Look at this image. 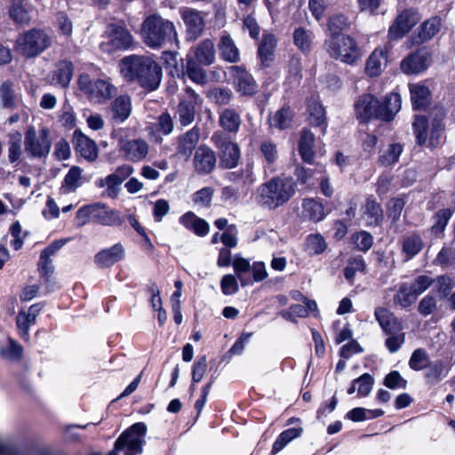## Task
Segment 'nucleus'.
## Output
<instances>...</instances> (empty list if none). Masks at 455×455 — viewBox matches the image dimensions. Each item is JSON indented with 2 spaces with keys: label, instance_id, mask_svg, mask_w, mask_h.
Instances as JSON below:
<instances>
[{
  "label": "nucleus",
  "instance_id": "33",
  "mask_svg": "<svg viewBox=\"0 0 455 455\" xmlns=\"http://www.w3.org/2000/svg\"><path fill=\"white\" fill-rule=\"evenodd\" d=\"M219 51L220 57L228 62L235 63L240 60L239 51L233 39L228 34L221 36L219 44Z\"/></svg>",
  "mask_w": 455,
  "mask_h": 455
},
{
  "label": "nucleus",
  "instance_id": "21",
  "mask_svg": "<svg viewBox=\"0 0 455 455\" xmlns=\"http://www.w3.org/2000/svg\"><path fill=\"white\" fill-rule=\"evenodd\" d=\"M125 250L122 243H117L111 247L100 251L94 256V262L100 267H109L124 259Z\"/></svg>",
  "mask_w": 455,
  "mask_h": 455
},
{
  "label": "nucleus",
  "instance_id": "41",
  "mask_svg": "<svg viewBox=\"0 0 455 455\" xmlns=\"http://www.w3.org/2000/svg\"><path fill=\"white\" fill-rule=\"evenodd\" d=\"M303 433L301 427H295L283 431L273 444L272 453L280 452L289 443L299 437Z\"/></svg>",
  "mask_w": 455,
  "mask_h": 455
},
{
  "label": "nucleus",
  "instance_id": "11",
  "mask_svg": "<svg viewBox=\"0 0 455 455\" xmlns=\"http://www.w3.org/2000/svg\"><path fill=\"white\" fill-rule=\"evenodd\" d=\"M354 108L355 116L360 122H368L372 118L379 119L380 102L372 94L365 93L355 100Z\"/></svg>",
  "mask_w": 455,
  "mask_h": 455
},
{
  "label": "nucleus",
  "instance_id": "48",
  "mask_svg": "<svg viewBox=\"0 0 455 455\" xmlns=\"http://www.w3.org/2000/svg\"><path fill=\"white\" fill-rule=\"evenodd\" d=\"M308 119L312 125L321 126L325 122V110L316 99L307 102Z\"/></svg>",
  "mask_w": 455,
  "mask_h": 455
},
{
  "label": "nucleus",
  "instance_id": "2",
  "mask_svg": "<svg viewBox=\"0 0 455 455\" xmlns=\"http://www.w3.org/2000/svg\"><path fill=\"white\" fill-rule=\"evenodd\" d=\"M296 192V183L291 177H274L260 184L255 191V201L261 207L275 210L285 204Z\"/></svg>",
  "mask_w": 455,
  "mask_h": 455
},
{
  "label": "nucleus",
  "instance_id": "17",
  "mask_svg": "<svg viewBox=\"0 0 455 455\" xmlns=\"http://www.w3.org/2000/svg\"><path fill=\"white\" fill-rule=\"evenodd\" d=\"M120 151L126 160L137 163L147 157L148 144L141 139L122 140L120 142Z\"/></svg>",
  "mask_w": 455,
  "mask_h": 455
},
{
  "label": "nucleus",
  "instance_id": "32",
  "mask_svg": "<svg viewBox=\"0 0 455 455\" xmlns=\"http://www.w3.org/2000/svg\"><path fill=\"white\" fill-rule=\"evenodd\" d=\"M195 60L200 64L209 66L215 60L214 44L210 39H204L195 49Z\"/></svg>",
  "mask_w": 455,
  "mask_h": 455
},
{
  "label": "nucleus",
  "instance_id": "28",
  "mask_svg": "<svg viewBox=\"0 0 455 455\" xmlns=\"http://www.w3.org/2000/svg\"><path fill=\"white\" fill-rule=\"evenodd\" d=\"M9 12L16 23L28 24L31 20L32 6L26 0H13Z\"/></svg>",
  "mask_w": 455,
  "mask_h": 455
},
{
  "label": "nucleus",
  "instance_id": "9",
  "mask_svg": "<svg viewBox=\"0 0 455 455\" xmlns=\"http://www.w3.org/2000/svg\"><path fill=\"white\" fill-rule=\"evenodd\" d=\"M25 150L34 158L45 157L51 149L52 140L49 132L42 129L36 132L34 127H30L25 133Z\"/></svg>",
  "mask_w": 455,
  "mask_h": 455
},
{
  "label": "nucleus",
  "instance_id": "59",
  "mask_svg": "<svg viewBox=\"0 0 455 455\" xmlns=\"http://www.w3.org/2000/svg\"><path fill=\"white\" fill-rule=\"evenodd\" d=\"M100 207V204H89L81 207L76 212V220L78 225L84 226L90 221L91 218L97 217V212Z\"/></svg>",
  "mask_w": 455,
  "mask_h": 455
},
{
  "label": "nucleus",
  "instance_id": "46",
  "mask_svg": "<svg viewBox=\"0 0 455 455\" xmlns=\"http://www.w3.org/2000/svg\"><path fill=\"white\" fill-rule=\"evenodd\" d=\"M186 74L198 84H204L207 81L205 70L189 55L187 56Z\"/></svg>",
  "mask_w": 455,
  "mask_h": 455
},
{
  "label": "nucleus",
  "instance_id": "23",
  "mask_svg": "<svg viewBox=\"0 0 455 455\" xmlns=\"http://www.w3.org/2000/svg\"><path fill=\"white\" fill-rule=\"evenodd\" d=\"M180 223L187 229L194 232L198 236H205L208 235L210 226L206 220L197 217L194 212H188L179 220Z\"/></svg>",
  "mask_w": 455,
  "mask_h": 455
},
{
  "label": "nucleus",
  "instance_id": "36",
  "mask_svg": "<svg viewBox=\"0 0 455 455\" xmlns=\"http://www.w3.org/2000/svg\"><path fill=\"white\" fill-rule=\"evenodd\" d=\"M412 106L415 109L426 107L430 101V91L422 84H410Z\"/></svg>",
  "mask_w": 455,
  "mask_h": 455
},
{
  "label": "nucleus",
  "instance_id": "26",
  "mask_svg": "<svg viewBox=\"0 0 455 455\" xmlns=\"http://www.w3.org/2000/svg\"><path fill=\"white\" fill-rule=\"evenodd\" d=\"M200 139L199 129L194 127L179 138L177 152L186 157L190 156Z\"/></svg>",
  "mask_w": 455,
  "mask_h": 455
},
{
  "label": "nucleus",
  "instance_id": "16",
  "mask_svg": "<svg viewBox=\"0 0 455 455\" xmlns=\"http://www.w3.org/2000/svg\"><path fill=\"white\" fill-rule=\"evenodd\" d=\"M228 71L238 92L243 95H252L256 92L257 84L255 80L243 67L231 66Z\"/></svg>",
  "mask_w": 455,
  "mask_h": 455
},
{
  "label": "nucleus",
  "instance_id": "7",
  "mask_svg": "<svg viewBox=\"0 0 455 455\" xmlns=\"http://www.w3.org/2000/svg\"><path fill=\"white\" fill-rule=\"evenodd\" d=\"M78 85L89 100L97 104L108 100L116 91V87L108 80L92 78L87 74H82L79 76Z\"/></svg>",
  "mask_w": 455,
  "mask_h": 455
},
{
  "label": "nucleus",
  "instance_id": "39",
  "mask_svg": "<svg viewBox=\"0 0 455 455\" xmlns=\"http://www.w3.org/2000/svg\"><path fill=\"white\" fill-rule=\"evenodd\" d=\"M373 383L372 376L369 373H364L353 380L352 385L347 389V394L352 395L357 390L358 396L365 397L371 393Z\"/></svg>",
  "mask_w": 455,
  "mask_h": 455
},
{
  "label": "nucleus",
  "instance_id": "40",
  "mask_svg": "<svg viewBox=\"0 0 455 455\" xmlns=\"http://www.w3.org/2000/svg\"><path fill=\"white\" fill-rule=\"evenodd\" d=\"M61 244L57 243L51 244L45 248L40 255L38 262V269L42 276L48 277L53 271L51 256L53 255L60 248Z\"/></svg>",
  "mask_w": 455,
  "mask_h": 455
},
{
  "label": "nucleus",
  "instance_id": "5",
  "mask_svg": "<svg viewBox=\"0 0 455 455\" xmlns=\"http://www.w3.org/2000/svg\"><path fill=\"white\" fill-rule=\"evenodd\" d=\"M147 426L143 422H138L127 428L115 443L114 451L108 455L124 452L125 455H135L142 451L145 444Z\"/></svg>",
  "mask_w": 455,
  "mask_h": 455
},
{
  "label": "nucleus",
  "instance_id": "62",
  "mask_svg": "<svg viewBox=\"0 0 455 455\" xmlns=\"http://www.w3.org/2000/svg\"><path fill=\"white\" fill-rule=\"evenodd\" d=\"M426 368L427 377L432 380H439L447 374L445 365L440 360L428 363Z\"/></svg>",
  "mask_w": 455,
  "mask_h": 455
},
{
  "label": "nucleus",
  "instance_id": "35",
  "mask_svg": "<svg viewBox=\"0 0 455 455\" xmlns=\"http://www.w3.org/2000/svg\"><path fill=\"white\" fill-rule=\"evenodd\" d=\"M441 19L434 16L427 20L420 27L415 44H421L433 38L441 28Z\"/></svg>",
  "mask_w": 455,
  "mask_h": 455
},
{
  "label": "nucleus",
  "instance_id": "53",
  "mask_svg": "<svg viewBox=\"0 0 455 455\" xmlns=\"http://www.w3.org/2000/svg\"><path fill=\"white\" fill-rule=\"evenodd\" d=\"M233 267L237 278L240 280L242 286H245L250 280L245 278L244 275L251 270V264L248 259L235 255L233 262Z\"/></svg>",
  "mask_w": 455,
  "mask_h": 455
},
{
  "label": "nucleus",
  "instance_id": "8",
  "mask_svg": "<svg viewBox=\"0 0 455 455\" xmlns=\"http://www.w3.org/2000/svg\"><path fill=\"white\" fill-rule=\"evenodd\" d=\"M133 44V36L124 25L109 24L100 44V49L106 52L117 50H127Z\"/></svg>",
  "mask_w": 455,
  "mask_h": 455
},
{
  "label": "nucleus",
  "instance_id": "25",
  "mask_svg": "<svg viewBox=\"0 0 455 455\" xmlns=\"http://www.w3.org/2000/svg\"><path fill=\"white\" fill-rule=\"evenodd\" d=\"M302 212L301 215L304 219L312 220L314 222H318L323 220L326 212H324V207L323 204L313 198H306L302 201Z\"/></svg>",
  "mask_w": 455,
  "mask_h": 455
},
{
  "label": "nucleus",
  "instance_id": "54",
  "mask_svg": "<svg viewBox=\"0 0 455 455\" xmlns=\"http://www.w3.org/2000/svg\"><path fill=\"white\" fill-rule=\"evenodd\" d=\"M295 45L302 52H308L312 43V33L303 28H298L293 33Z\"/></svg>",
  "mask_w": 455,
  "mask_h": 455
},
{
  "label": "nucleus",
  "instance_id": "18",
  "mask_svg": "<svg viewBox=\"0 0 455 455\" xmlns=\"http://www.w3.org/2000/svg\"><path fill=\"white\" fill-rule=\"evenodd\" d=\"M193 164L197 173H211L216 165V156L214 151L205 145L200 146L195 152Z\"/></svg>",
  "mask_w": 455,
  "mask_h": 455
},
{
  "label": "nucleus",
  "instance_id": "61",
  "mask_svg": "<svg viewBox=\"0 0 455 455\" xmlns=\"http://www.w3.org/2000/svg\"><path fill=\"white\" fill-rule=\"evenodd\" d=\"M403 147L401 144H391L387 150L380 156V162L383 165H392L398 162L402 154Z\"/></svg>",
  "mask_w": 455,
  "mask_h": 455
},
{
  "label": "nucleus",
  "instance_id": "64",
  "mask_svg": "<svg viewBox=\"0 0 455 455\" xmlns=\"http://www.w3.org/2000/svg\"><path fill=\"white\" fill-rule=\"evenodd\" d=\"M348 26L347 17L341 13L331 16L328 22V28L332 36L339 34V31L347 28Z\"/></svg>",
  "mask_w": 455,
  "mask_h": 455
},
{
  "label": "nucleus",
  "instance_id": "15",
  "mask_svg": "<svg viewBox=\"0 0 455 455\" xmlns=\"http://www.w3.org/2000/svg\"><path fill=\"white\" fill-rule=\"evenodd\" d=\"M216 147L220 151V164L228 169L235 168L240 159V149L233 141L217 138L216 135L212 136Z\"/></svg>",
  "mask_w": 455,
  "mask_h": 455
},
{
  "label": "nucleus",
  "instance_id": "19",
  "mask_svg": "<svg viewBox=\"0 0 455 455\" xmlns=\"http://www.w3.org/2000/svg\"><path fill=\"white\" fill-rule=\"evenodd\" d=\"M75 150L84 159L93 162L97 159L99 150L94 140L84 134L80 130H76L73 134Z\"/></svg>",
  "mask_w": 455,
  "mask_h": 455
},
{
  "label": "nucleus",
  "instance_id": "52",
  "mask_svg": "<svg viewBox=\"0 0 455 455\" xmlns=\"http://www.w3.org/2000/svg\"><path fill=\"white\" fill-rule=\"evenodd\" d=\"M327 244L323 237L319 235H310L307 237L305 250L309 255H317L325 251Z\"/></svg>",
  "mask_w": 455,
  "mask_h": 455
},
{
  "label": "nucleus",
  "instance_id": "45",
  "mask_svg": "<svg viewBox=\"0 0 455 455\" xmlns=\"http://www.w3.org/2000/svg\"><path fill=\"white\" fill-rule=\"evenodd\" d=\"M229 180L234 182L242 183L246 187L251 186L256 181L253 164L248 163L240 171L229 173Z\"/></svg>",
  "mask_w": 455,
  "mask_h": 455
},
{
  "label": "nucleus",
  "instance_id": "47",
  "mask_svg": "<svg viewBox=\"0 0 455 455\" xmlns=\"http://www.w3.org/2000/svg\"><path fill=\"white\" fill-rule=\"evenodd\" d=\"M418 299L416 293L409 286V283L400 284L396 294L394 296V303L403 307L412 305Z\"/></svg>",
  "mask_w": 455,
  "mask_h": 455
},
{
  "label": "nucleus",
  "instance_id": "31",
  "mask_svg": "<svg viewBox=\"0 0 455 455\" xmlns=\"http://www.w3.org/2000/svg\"><path fill=\"white\" fill-rule=\"evenodd\" d=\"M113 118L119 122H124L131 115L132 102L128 95H120L112 103L111 106Z\"/></svg>",
  "mask_w": 455,
  "mask_h": 455
},
{
  "label": "nucleus",
  "instance_id": "13",
  "mask_svg": "<svg viewBox=\"0 0 455 455\" xmlns=\"http://www.w3.org/2000/svg\"><path fill=\"white\" fill-rule=\"evenodd\" d=\"M420 20V15L414 10H405L400 13L389 28L390 39H399L409 32Z\"/></svg>",
  "mask_w": 455,
  "mask_h": 455
},
{
  "label": "nucleus",
  "instance_id": "51",
  "mask_svg": "<svg viewBox=\"0 0 455 455\" xmlns=\"http://www.w3.org/2000/svg\"><path fill=\"white\" fill-rule=\"evenodd\" d=\"M8 158L12 164L17 163L21 156L22 135L19 132H12L9 134Z\"/></svg>",
  "mask_w": 455,
  "mask_h": 455
},
{
  "label": "nucleus",
  "instance_id": "22",
  "mask_svg": "<svg viewBox=\"0 0 455 455\" xmlns=\"http://www.w3.org/2000/svg\"><path fill=\"white\" fill-rule=\"evenodd\" d=\"M374 316L386 334L403 331V325L399 319L387 307H376Z\"/></svg>",
  "mask_w": 455,
  "mask_h": 455
},
{
  "label": "nucleus",
  "instance_id": "58",
  "mask_svg": "<svg viewBox=\"0 0 455 455\" xmlns=\"http://www.w3.org/2000/svg\"><path fill=\"white\" fill-rule=\"evenodd\" d=\"M214 190L210 187H205L192 195L194 204L199 208H205L211 204Z\"/></svg>",
  "mask_w": 455,
  "mask_h": 455
},
{
  "label": "nucleus",
  "instance_id": "49",
  "mask_svg": "<svg viewBox=\"0 0 455 455\" xmlns=\"http://www.w3.org/2000/svg\"><path fill=\"white\" fill-rule=\"evenodd\" d=\"M384 414V411L381 409L368 410L361 407L354 408L349 411L346 418L352 421H363L367 419H376Z\"/></svg>",
  "mask_w": 455,
  "mask_h": 455
},
{
  "label": "nucleus",
  "instance_id": "3",
  "mask_svg": "<svg viewBox=\"0 0 455 455\" xmlns=\"http://www.w3.org/2000/svg\"><path fill=\"white\" fill-rule=\"evenodd\" d=\"M140 36L143 43L151 49H159L178 40L174 23L156 14L144 20Z\"/></svg>",
  "mask_w": 455,
  "mask_h": 455
},
{
  "label": "nucleus",
  "instance_id": "1",
  "mask_svg": "<svg viewBox=\"0 0 455 455\" xmlns=\"http://www.w3.org/2000/svg\"><path fill=\"white\" fill-rule=\"evenodd\" d=\"M121 75L128 82H136L148 91L156 90L162 80V68L151 57L129 55L119 63Z\"/></svg>",
  "mask_w": 455,
  "mask_h": 455
},
{
  "label": "nucleus",
  "instance_id": "50",
  "mask_svg": "<svg viewBox=\"0 0 455 455\" xmlns=\"http://www.w3.org/2000/svg\"><path fill=\"white\" fill-rule=\"evenodd\" d=\"M423 247V242L417 234L405 236L403 240V252L411 259L418 254Z\"/></svg>",
  "mask_w": 455,
  "mask_h": 455
},
{
  "label": "nucleus",
  "instance_id": "20",
  "mask_svg": "<svg viewBox=\"0 0 455 455\" xmlns=\"http://www.w3.org/2000/svg\"><path fill=\"white\" fill-rule=\"evenodd\" d=\"M430 64L427 52L417 51L410 54L401 62V70L408 75L419 74L425 71Z\"/></svg>",
  "mask_w": 455,
  "mask_h": 455
},
{
  "label": "nucleus",
  "instance_id": "38",
  "mask_svg": "<svg viewBox=\"0 0 455 455\" xmlns=\"http://www.w3.org/2000/svg\"><path fill=\"white\" fill-rule=\"evenodd\" d=\"M315 143L314 134L307 131L303 130L299 143V151L303 161L311 163L313 161L315 153L313 150Z\"/></svg>",
  "mask_w": 455,
  "mask_h": 455
},
{
  "label": "nucleus",
  "instance_id": "14",
  "mask_svg": "<svg viewBox=\"0 0 455 455\" xmlns=\"http://www.w3.org/2000/svg\"><path fill=\"white\" fill-rule=\"evenodd\" d=\"M44 307L43 303H36L28 308H22L16 316V325L20 336L26 341L30 338L29 328L36 322V317Z\"/></svg>",
  "mask_w": 455,
  "mask_h": 455
},
{
  "label": "nucleus",
  "instance_id": "43",
  "mask_svg": "<svg viewBox=\"0 0 455 455\" xmlns=\"http://www.w3.org/2000/svg\"><path fill=\"white\" fill-rule=\"evenodd\" d=\"M292 121V112L289 108H283L270 115L268 122L271 127L279 130L287 129Z\"/></svg>",
  "mask_w": 455,
  "mask_h": 455
},
{
  "label": "nucleus",
  "instance_id": "57",
  "mask_svg": "<svg viewBox=\"0 0 455 455\" xmlns=\"http://www.w3.org/2000/svg\"><path fill=\"white\" fill-rule=\"evenodd\" d=\"M365 268V262L361 256L350 258L348 265L344 269V275L349 282H353L354 277L357 272H363Z\"/></svg>",
  "mask_w": 455,
  "mask_h": 455
},
{
  "label": "nucleus",
  "instance_id": "56",
  "mask_svg": "<svg viewBox=\"0 0 455 455\" xmlns=\"http://www.w3.org/2000/svg\"><path fill=\"white\" fill-rule=\"evenodd\" d=\"M23 348L15 340L10 339L9 344L0 348V355L10 361H18L21 358Z\"/></svg>",
  "mask_w": 455,
  "mask_h": 455
},
{
  "label": "nucleus",
  "instance_id": "24",
  "mask_svg": "<svg viewBox=\"0 0 455 455\" xmlns=\"http://www.w3.org/2000/svg\"><path fill=\"white\" fill-rule=\"evenodd\" d=\"M402 100L400 94L394 92L388 94L385 101L380 103L379 119L383 121H391L401 109Z\"/></svg>",
  "mask_w": 455,
  "mask_h": 455
},
{
  "label": "nucleus",
  "instance_id": "6",
  "mask_svg": "<svg viewBox=\"0 0 455 455\" xmlns=\"http://www.w3.org/2000/svg\"><path fill=\"white\" fill-rule=\"evenodd\" d=\"M329 54L342 62L353 64L361 56L360 50L355 40L349 36L338 34L325 42Z\"/></svg>",
  "mask_w": 455,
  "mask_h": 455
},
{
  "label": "nucleus",
  "instance_id": "34",
  "mask_svg": "<svg viewBox=\"0 0 455 455\" xmlns=\"http://www.w3.org/2000/svg\"><path fill=\"white\" fill-rule=\"evenodd\" d=\"M363 218L368 226H379L383 220V211L380 205L372 199H367L363 207Z\"/></svg>",
  "mask_w": 455,
  "mask_h": 455
},
{
  "label": "nucleus",
  "instance_id": "55",
  "mask_svg": "<svg viewBox=\"0 0 455 455\" xmlns=\"http://www.w3.org/2000/svg\"><path fill=\"white\" fill-rule=\"evenodd\" d=\"M443 116V111L439 110L436 117L433 120L429 136V146L431 147H436L440 143L441 135L443 130L442 124Z\"/></svg>",
  "mask_w": 455,
  "mask_h": 455
},
{
  "label": "nucleus",
  "instance_id": "42",
  "mask_svg": "<svg viewBox=\"0 0 455 455\" xmlns=\"http://www.w3.org/2000/svg\"><path fill=\"white\" fill-rule=\"evenodd\" d=\"M240 124V116L234 109L226 108L220 115V125L229 132H236Z\"/></svg>",
  "mask_w": 455,
  "mask_h": 455
},
{
  "label": "nucleus",
  "instance_id": "10",
  "mask_svg": "<svg viewBox=\"0 0 455 455\" xmlns=\"http://www.w3.org/2000/svg\"><path fill=\"white\" fill-rule=\"evenodd\" d=\"M201 99L196 92L190 88L186 91V97L180 100L176 109V116L181 125L187 126L192 124L196 113V108L200 105Z\"/></svg>",
  "mask_w": 455,
  "mask_h": 455
},
{
  "label": "nucleus",
  "instance_id": "30",
  "mask_svg": "<svg viewBox=\"0 0 455 455\" xmlns=\"http://www.w3.org/2000/svg\"><path fill=\"white\" fill-rule=\"evenodd\" d=\"M276 39L272 34H266L259 44L258 53L264 67H268L274 60Z\"/></svg>",
  "mask_w": 455,
  "mask_h": 455
},
{
  "label": "nucleus",
  "instance_id": "27",
  "mask_svg": "<svg viewBox=\"0 0 455 455\" xmlns=\"http://www.w3.org/2000/svg\"><path fill=\"white\" fill-rule=\"evenodd\" d=\"M74 67L71 61L60 60L52 73V84L66 88L73 77Z\"/></svg>",
  "mask_w": 455,
  "mask_h": 455
},
{
  "label": "nucleus",
  "instance_id": "60",
  "mask_svg": "<svg viewBox=\"0 0 455 455\" xmlns=\"http://www.w3.org/2000/svg\"><path fill=\"white\" fill-rule=\"evenodd\" d=\"M413 129L418 144H425L427 142L428 135V126L427 119L423 116H416L413 122Z\"/></svg>",
  "mask_w": 455,
  "mask_h": 455
},
{
  "label": "nucleus",
  "instance_id": "63",
  "mask_svg": "<svg viewBox=\"0 0 455 455\" xmlns=\"http://www.w3.org/2000/svg\"><path fill=\"white\" fill-rule=\"evenodd\" d=\"M428 363L427 354L424 349H416L409 361L410 367L414 371H420L427 367Z\"/></svg>",
  "mask_w": 455,
  "mask_h": 455
},
{
  "label": "nucleus",
  "instance_id": "4",
  "mask_svg": "<svg viewBox=\"0 0 455 455\" xmlns=\"http://www.w3.org/2000/svg\"><path fill=\"white\" fill-rule=\"evenodd\" d=\"M51 44L52 37L46 31L33 28L18 36L15 50L27 58H32L48 49Z\"/></svg>",
  "mask_w": 455,
  "mask_h": 455
},
{
  "label": "nucleus",
  "instance_id": "44",
  "mask_svg": "<svg viewBox=\"0 0 455 455\" xmlns=\"http://www.w3.org/2000/svg\"><path fill=\"white\" fill-rule=\"evenodd\" d=\"M82 169L73 166L66 174L61 185L63 193H71L76 190L82 184Z\"/></svg>",
  "mask_w": 455,
  "mask_h": 455
},
{
  "label": "nucleus",
  "instance_id": "37",
  "mask_svg": "<svg viewBox=\"0 0 455 455\" xmlns=\"http://www.w3.org/2000/svg\"><path fill=\"white\" fill-rule=\"evenodd\" d=\"M386 64V52L382 50H375L367 60L366 73L371 76H377L382 72Z\"/></svg>",
  "mask_w": 455,
  "mask_h": 455
},
{
  "label": "nucleus",
  "instance_id": "29",
  "mask_svg": "<svg viewBox=\"0 0 455 455\" xmlns=\"http://www.w3.org/2000/svg\"><path fill=\"white\" fill-rule=\"evenodd\" d=\"M0 100L5 108H15L20 103L21 97L16 91L13 84L7 80L0 85Z\"/></svg>",
  "mask_w": 455,
  "mask_h": 455
},
{
  "label": "nucleus",
  "instance_id": "12",
  "mask_svg": "<svg viewBox=\"0 0 455 455\" xmlns=\"http://www.w3.org/2000/svg\"><path fill=\"white\" fill-rule=\"evenodd\" d=\"M180 14L186 26L188 38L196 40L202 35L205 25L201 12L189 7H182L180 9Z\"/></svg>",
  "mask_w": 455,
  "mask_h": 455
}]
</instances>
